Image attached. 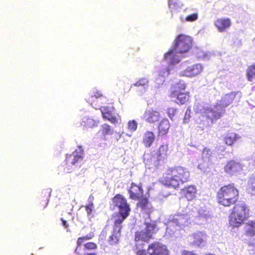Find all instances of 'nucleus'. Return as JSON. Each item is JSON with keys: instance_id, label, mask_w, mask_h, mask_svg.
<instances>
[{"instance_id": "f257e3e1", "label": "nucleus", "mask_w": 255, "mask_h": 255, "mask_svg": "<svg viewBox=\"0 0 255 255\" xmlns=\"http://www.w3.org/2000/svg\"><path fill=\"white\" fill-rule=\"evenodd\" d=\"M190 180V173L185 167L180 165L168 167L160 180L166 187L177 189L181 184Z\"/></svg>"}, {"instance_id": "f03ea898", "label": "nucleus", "mask_w": 255, "mask_h": 255, "mask_svg": "<svg viewBox=\"0 0 255 255\" xmlns=\"http://www.w3.org/2000/svg\"><path fill=\"white\" fill-rule=\"evenodd\" d=\"M239 197V191L234 183L223 185L216 194L217 202L224 207H230L236 204Z\"/></svg>"}, {"instance_id": "7ed1b4c3", "label": "nucleus", "mask_w": 255, "mask_h": 255, "mask_svg": "<svg viewBox=\"0 0 255 255\" xmlns=\"http://www.w3.org/2000/svg\"><path fill=\"white\" fill-rule=\"evenodd\" d=\"M229 217L230 224L234 227H239L250 216V210L244 202L235 204Z\"/></svg>"}, {"instance_id": "20e7f679", "label": "nucleus", "mask_w": 255, "mask_h": 255, "mask_svg": "<svg viewBox=\"0 0 255 255\" xmlns=\"http://www.w3.org/2000/svg\"><path fill=\"white\" fill-rule=\"evenodd\" d=\"M113 202L119 209V211L116 215L117 218L115 221L123 223L129 215L130 211L129 205L128 203L127 199L120 194H117L113 197Z\"/></svg>"}, {"instance_id": "39448f33", "label": "nucleus", "mask_w": 255, "mask_h": 255, "mask_svg": "<svg viewBox=\"0 0 255 255\" xmlns=\"http://www.w3.org/2000/svg\"><path fill=\"white\" fill-rule=\"evenodd\" d=\"M186 88L185 83L182 81L172 85L170 89L169 97L176 98L178 104L183 105L188 102L190 96L189 92H182Z\"/></svg>"}, {"instance_id": "423d86ee", "label": "nucleus", "mask_w": 255, "mask_h": 255, "mask_svg": "<svg viewBox=\"0 0 255 255\" xmlns=\"http://www.w3.org/2000/svg\"><path fill=\"white\" fill-rule=\"evenodd\" d=\"M145 229L137 231L135 233L134 240L135 242H143L148 243L153 238V235L156 233V225L152 223H146Z\"/></svg>"}, {"instance_id": "0eeeda50", "label": "nucleus", "mask_w": 255, "mask_h": 255, "mask_svg": "<svg viewBox=\"0 0 255 255\" xmlns=\"http://www.w3.org/2000/svg\"><path fill=\"white\" fill-rule=\"evenodd\" d=\"M174 49L177 52L183 53L188 52L192 47V39L189 36L180 34L176 38Z\"/></svg>"}, {"instance_id": "6e6552de", "label": "nucleus", "mask_w": 255, "mask_h": 255, "mask_svg": "<svg viewBox=\"0 0 255 255\" xmlns=\"http://www.w3.org/2000/svg\"><path fill=\"white\" fill-rule=\"evenodd\" d=\"M83 158L84 150L82 146H78L72 154L66 156L65 159L66 163L69 167L77 166L80 163Z\"/></svg>"}, {"instance_id": "1a4fd4ad", "label": "nucleus", "mask_w": 255, "mask_h": 255, "mask_svg": "<svg viewBox=\"0 0 255 255\" xmlns=\"http://www.w3.org/2000/svg\"><path fill=\"white\" fill-rule=\"evenodd\" d=\"M147 252L149 255H169L166 246L157 241L148 245Z\"/></svg>"}, {"instance_id": "9d476101", "label": "nucleus", "mask_w": 255, "mask_h": 255, "mask_svg": "<svg viewBox=\"0 0 255 255\" xmlns=\"http://www.w3.org/2000/svg\"><path fill=\"white\" fill-rule=\"evenodd\" d=\"M122 224V222L120 221H114L113 231L108 239V243L110 245L117 246L119 244L121 237Z\"/></svg>"}, {"instance_id": "9b49d317", "label": "nucleus", "mask_w": 255, "mask_h": 255, "mask_svg": "<svg viewBox=\"0 0 255 255\" xmlns=\"http://www.w3.org/2000/svg\"><path fill=\"white\" fill-rule=\"evenodd\" d=\"M222 116L221 112L214 109H207L205 110L201 115L203 121H206L207 123H213Z\"/></svg>"}, {"instance_id": "f8f14e48", "label": "nucleus", "mask_w": 255, "mask_h": 255, "mask_svg": "<svg viewBox=\"0 0 255 255\" xmlns=\"http://www.w3.org/2000/svg\"><path fill=\"white\" fill-rule=\"evenodd\" d=\"M160 118L161 116L159 112L153 108L146 110L142 117V119L145 121L151 124L157 122Z\"/></svg>"}, {"instance_id": "ddd939ff", "label": "nucleus", "mask_w": 255, "mask_h": 255, "mask_svg": "<svg viewBox=\"0 0 255 255\" xmlns=\"http://www.w3.org/2000/svg\"><path fill=\"white\" fill-rule=\"evenodd\" d=\"M128 191L129 197L131 200H137L143 196V190L141 184L137 185L134 183H131Z\"/></svg>"}, {"instance_id": "4468645a", "label": "nucleus", "mask_w": 255, "mask_h": 255, "mask_svg": "<svg viewBox=\"0 0 255 255\" xmlns=\"http://www.w3.org/2000/svg\"><path fill=\"white\" fill-rule=\"evenodd\" d=\"M197 189L195 185H190L184 187L181 190L183 196L188 201H192L196 197Z\"/></svg>"}, {"instance_id": "2eb2a0df", "label": "nucleus", "mask_w": 255, "mask_h": 255, "mask_svg": "<svg viewBox=\"0 0 255 255\" xmlns=\"http://www.w3.org/2000/svg\"><path fill=\"white\" fill-rule=\"evenodd\" d=\"M231 20L228 17L217 18L214 22L215 26L220 32L227 30L231 26Z\"/></svg>"}, {"instance_id": "dca6fc26", "label": "nucleus", "mask_w": 255, "mask_h": 255, "mask_svg": "<svg viewBox=\"0 0 255 255\" xmlns=\"http://www.w3.org/2000/svg\"><path fill=\"white\" fill-rule=\"evenodd\" d=\"M207 236L201 232L193 234L191 236L192 244L197 246H203L206 242Z\"/></svg>"}, {"instance_id": "f3484780", "label": "nucleus", "mask_w": 255, "mask_h": 255, "mask_svg": "<svg viewBox=\"0 0 255 255\" xmlns=\"http://www.w3.org/2000/svg\"><path fill=\"white\" fill-rule=\"evenodd\" d=\"M113 107L110 108L108 107H103L100 109L103 118L112 124H116L118 123V120L116 117L113 115Z\"/></svg>"}, {"instance_id": "a211bd4d", "label": "nucleus", "mask_w": 255, "mask_h": 255, "mask_svg": "<svg viewBox=\"0 0 255 255\" xmlns=\"http://www.w3.org/2000/svg\"><path fill=\"white\" fill-rule=\"evenodd\" d=\"M202 70V67L200 64H194L188 66L183 71L182 75L187 77H193L200 74Z\"/></svg>"}, {"instance_id": "6ab92c4d", "label": "nucleus", "mask_w": 255, "mask_h": 255, "mask_svg": "<svg viewBox=\"0 0 255 255\" xmlns=\"http://www.w3.org/2000/svg\"><path fill=\"white\" fill-rule=\"evenodd\" d=\"M137 206L141 209V210L145 213L149 215L153 210V208L149 204L148 200L146 197H141L139 199Z\"/></svg>"}, {"instance_id": "aec40b11", "label": "nucleus", "mask_w": 255, "mask_h": 255, "mask_svg": "<svg viewBox=\"0 0 255 255\" xmlns=\"http://www.w3.org/2000/svg\"><path fill=\"white\" fill-rule=\"evenodd\" d=\"M155 139V135L153 131H146L143 135L142 143L146 148L150 147Z\"/></svg>"}, {"instance_id": "412c9836", "label": "nucleus", "mask_w": 255, "mask_h": 255, "mask_svg": "<svg viewBox=\"0 0 255 255\" xmlns=\"http://www.w3.org/2000/svg\"><path fill=\"white\" fill-rule=\"evenodd\" d=\"M241 169V165L233 160L228 161L224 167L225 171L231 174H233Z\"/></svg>"}, {"instance_id": "4be33fe9", "label": "nucleus", "mask_w": 255, "mask_h": 255, "mask_svg": "<svg viewBox=\"0 0 255 255\" xmlns=\"http://www.w3.org/2000/svg\"><path fill=\"white\" fill-rule=\"evenodd\" d=\"M170 127L169 121L167 119L162 120L158 126L157 136L160 137L165 135L168 133Z\"/></svg>"}, {"instance_id": "5701e85b", "label": "nucleus", "mask_w": 255, "mask_h": 255, "mask_svg": "<svg viewBox=\"0 0 255 255\" xmlns=\"http://www.w3.org/2000/svg\"><path fill=\"white\" fill-rule=\"evenodd\" d=\"M169 153L168 144H163L160 145L157 151V158L158 160H164L168 157Z\"/></svg>"}, {"instance_id": "b1692460", "label": "nucleus", "mask_w": 255, "mask_h": 255, "mask_svg": "<svg viewBox=\"0 0 255 255\" xmlns=\"http://www.w3.org/2000/svg\"><path fill=\"white\" fill-rule=\"evenodd\" d=\"M94 237V234L93 233H90L89 235L78 238L77 241V246L75 250V253L79 255H81L82 252H81L80 247L83 243L86 241L92 239Z\"/></svg>"}, {"instance_id": "393cba45", "label": "nucleus", "mask_w": 255, "mask_h": 255, "mask_svg": "<svg viewBox=\"0 0 255 255\" xmlns=\"http://www.w3.org/2000/svg\"><path fill=\"white\" fill-rule=\"evenodd\" d=\"M244 230L247 236L254 237L255 235V221L251 220L245 223Z\"/></svg>"}, {"instance_id": "a878e982", "label": "nucleus", "mask_w": 255, "mask_h": 255, "mask_svg": "<svg viewBox=\"0 0 255 255\" xmlns=\"http://www.w3.org/2000/svg\"><path fill=\"white\" fill-rule=\"evenodd\" d=\"M239 138L237 133L234 132H228L224 137L225 143L228 145H233Z\"/></svg>"}, {"instance_id": "bb28decb", "label": "nucleus", "mask_w": 255, "mask_h": 255, "mask_svg": "<svg viewBox=\"0 0 255 255\" xmlns=\"http://www.w3.org/2000/svg\"><path fill=\"white\" fill-rule=\"evenodd\" d=\"M177 52L174 50H170L164 55V59L168 61V63L171 64L177 63L179 62L178 56L175 54Z\"/></svg>"}, {"instance_id": "cd10ccee", "label": "nucleus", "mask_w": 255, "mask_h": 255, "mask_svg": "<svg viewBox=\"0 0 255 255\" xmlns=\"http://www.w3.org/2000/svg\"><path fill=\"white\" fill-rule=\"evenodd\" d=\"M101 132L104 140H106V136L111 134L113 133L111 126L107 124H104L101 126V128L99 131Z\"/></svg>"}, {"instance_id": "c85d7f7f", "label": "nucleus", "mask_w": 255, "mask_h": 255, "mask_svg": "<svg viewBox=\"0 0 255 255\" xmlns=\"http://www.w3.org/2000/svg\"><path fill=\"white\" fill-rule=\"evenodd\" d=\"M235 95L233 94H229L226 95L223 99L221 101L220 106L225 108L228 106L229 105L232 104L235 99Z\"/></svg>"}, {"instance_id": "c756f323", "label": "nucleus", "mask_w": 255, "mask_h": 255, "mask_svg": "<svg viewBox=\"0 0 255 255\" xmlns=\"http://www.w3.org/2000/svg\"><path fill=\"white\" fill-rule=\"evenodd\" d=\"M172 221L177 225L182 226L187 222V218L186 216L184 215H177L174 217Z\"/></svg>"}, {"instance_id": "7c9ffc66", "label": "nucleus", "mask_w": 255, "mask_h": 255, "mask_svg": "<svg viewBox=\"0 0 255 255\" xmlns=\"http://www.w3.org/2000/svg\"><path fill=\"white\" fill-rule=\"evenodd\" d=\"M246 76L248 80L250 82L255 78V64L248 66L246 71Z\"/></svg>"}, {"instance_id": "2f4dec72", "label": "nucleus", "mask_w": 255, "mask_h": 255, "mask_svg": "<svg viewBox=\"0 0 255 255\" xmlns=\"http://www.w3.org/2000/svg\"><path fill=\"white\" fill-rule=\"evenodd\" d=\"M85 210L87 215L90 217H92L93 212L94 211V205L92 201H90L85 206Z\"/></svg>"}, {"instance_id": "473e14b6", "label": "nucleus", "mask_w": 255, "mask_h": 255, "mask_svg": "<svg viewBox=\"0 0 255 255\" xmlns=\"http://www.w3.org/2000/svg\"><path fill=\"white\" fill-rule=\"evenodd\" d=\"M180 2L179 0H168V6L171 9V10L180 7Z\"/></svg>"}, {"instance_id": "72a5a7b5", "label": "nucleus", "mask_w": 255, "mask_h": 255, "mask_svg": "<svg viewBox=\"0 0 255 255\" xmlns=\"http://www.w3.org/2000/svg\"><path fill=\"white\" fill-rule=\"evenodd\" d=\"M84 249L87 251L95 250L98 248L97 245L94 242H88L83 245Z\"/></svg>"}, {"instance_id": "f704fd0d", "label": "nucleus", "mask_w": 255, "mask_h": 255, "mask_svg": "<svg viewBox=\"0 0 255 255\" xmlns=\"http://www.w3.org/2000/svg\"><path fill=\"white\" fill-rule=\"evenodd\" d=\"M148 80L147 78L145 77L141 78L134 84V85L136 86H145L148 85Z\"/></svg>"}, {"instance_id": "c9c22d12", "label": "nucleus", "mask_w": 255, "mask_h": 255, "mask_svg": "<svg viewBox=\"0 0 255 255\" xmlns=\"http://www.w3.org/2000/svg\"><path fill=\"white\" fill-rule=\"evenodd\" d=\"M198 18V13L197 12H194L189 15H188L185 18V20L187 21H194L196 20Z\"/></svg>"}, {"instance_id": "e433bc0d", "label": "nucleus", "mask_w": 255, "mask_h": 255, "mask_svg": "<svg viewBox=\"0 0 255 255\" xmlns=\"http://www.w3.org/2000/svg\"><path fill=\"white\" fill-rule=\"evenodd\" d=\"M137 127V123L134 120H131L128 122V128L129 130L135 131Z\"/></svg>"}, {"instance_id": "4c0bfd02", "label": "nucleus", "mask_w": 255, "mask_h": 255, "mask_svg": "<svg viewBox=\"0 0 255 255\" xmlns=\"http://www.w3.org/2000/svg\"><path fill=\"white\" fill-rule=\"evenodd\" d=\"M176 109L174 108H169L167 109V114L170 119H172L176 114Z\"/></svg>"}, {"instance_id": "58836bf2", "label": "nucleus", "mask_w": 255, "mask_h": 255, "mask_svg": "<svg viewBox=\"0 0 255 255\" xmlns=\"http://www.w3.org/2000/svg\"><path fill=\"white\" fill-rule=\"evenodd\" d=\"M90 97L92 99L94 97L96 98H100L102 97H103V94L100 91H96L93 92V93L91 95Z\"/></svg>"}, {"instance_id": "ea45409f", "label": "nucleus", "mask_w": 255, "mask_h": 255, "mask_svg": "<svg viewBox=\"0 0 255 255\" xmlns=\"http://www.w3.org/2000/svg\"><path fill=\"white\" fill-rule=\"evenodd\" d=\"M248 245L249 247L252 248V250H255V238L253 239L252 241H249Z\"/></svg>"}, {"instance_id": "a19ab883", "label": "nucleus", "mask_w": 255, "mask_h": 255, "mask_svg": "<svg viewBox=\"0 0 255 255\" xmlns=\"http://www.w3.org/2000/svg\"><path fill=\"white\" fill-rule=\"evenodd\" d=\"M181 255H198L197 254L194 253L193 251H189L184 250L182 252Z\"/></svg>"}, {"instance_id": "79ce46f5", "label": "nucleus", "mask_w": 255, "mask_h": 255, "mask_svg": "<svg viewBox=\"0 0 255 255\" xmlns=\"http://www.w3.org/2000/svg\"><path fill=\"white\" fill-rule=\"evenodd\" d=\"M249 192L251 194L255 195V186L252 185L249 188Z\"/></svg>"}, {"instance_id": "37998d69", "label": "nucleus", "mask_w": 255, "mask_h": 255, "mask_svg": "<svg viewBox=\"0 0 255 255\" xmlns=\"http://www.w3.org/2000/svg\"><path fill=\"white\" fill-rule=\"evenodd\" d=\"M135 255H146V252L145 250H139L136 252Z\"/></svg>"}, {"instance_id": "c03bdc74", "label": "nucleus", "mask_w": 255, "mask_h": 255, "mask_svg": "<svg viewBox=\"0 0 255 255\" xmlns=\"http://www.w3.org/2000/svg\"><path fill=\"white\" fill-rule=\"evenodd\" d=\"M61 221L62 222L63 226H64L65 228H68L69 227V225L67 223V221L64 220L63 218L61 219Z\"/></svg>"}, {"instance_id": "a18cd8bd", "label": "nucleus", "mask_w": 255, "mask_h": 255, "mask_svg": "<svg viewBox=\"0 0 255 255\" xmlns=\"http://www.w3.org/2000/svg\"><path fill=\"white\" fill-rule=\"evenodd\" d=\"M170 74V70L168 68H166L165 69V72L162 71V75L163 76H168Z\"/></svg>"}, {"instance_id": "49530a36", "label": "nucleus", "mask_w": 255, "mask_h": 255, "mask_svg": "<svg viewBox=\"0 0 255 255\" xmlns=\"http://www.w3.org/2000/svg\"><path fill=\"white\" fill-rule=\"evenodd\" d=\"M84 255H97V254L96 253H94V252L88 253L84 254Z\"/></svg>"}, {"instance_id": "de8ad7c7", "label": "nucleus", "mask_w": 255, "mask_h": 255, "mask_svg": "<svg viewBox=\"0 0 255 255\" xmlns=\"http://www.w3.org/2000/svg\"><path fill=\"white\" fill-rule=\"evenodd\" d=\"M87 101H88V102H92V100H91L90 99V98H89V99L87 100Z\"/></svg>"}, {"instance_id": "09e8293b", "label": "nucleus", "mask_w": 255, "mask_h": 255, "mask_svg": "<svg viewBox=\"0 0 255 255\" xmlns=\"http://www.w3.org/2000/svg\"><path fill=\"white\" fill-rule=\"evenodd\" d=\"M218 106V105H216L215 107H216V108H217Z\"/></svg>"}]
</instances>
